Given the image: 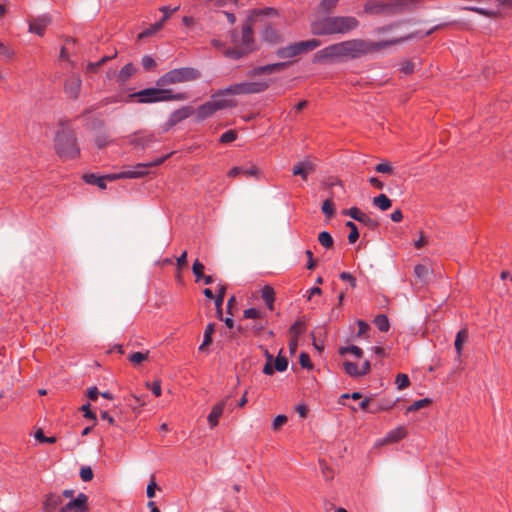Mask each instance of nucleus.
I'll use <instances>...</instances> for the list:
<instances>
[{
	"mask_svg": "<svg viewBox=\"0 0 512 512\" xmlns=\"http://www.w3.org/2000/svg\"><path fill=\"white\" fill-rule=\"evenodd\" d=\"M359 26L353 16H328L311 24V32L316 36L347 34Z\"/></svg>",
	"mask_w": 512,
	"mask_h": 512,
	"instance_id": "obj_2",
	"label": "nucleus"
},
{
	"mask_svg": "<svg viewBox=\"0 0 512 512\" xmlns=\"http://www.w3.org/2000/svg\"><path fill=\"white\" fill-rule=\"evenodd\" d=\"M343 368L347 375L354 378L365 376L369 374L371 371V365L368 360L363 361V363L360 366L353 362L345 361L343 363Z\"/></svg>",
	"mask_w": 512,
	"mask_h": 512,
	"instance_id": "obj_12",
	"label": "nucleus"
},
{
	"mask_svg": "<svg viewBox=\"0 0 512 512\" xmlns=\"http://www.w3.org/2000/svg\"><path fill=\"white\" fill-rule=\"evenodd\" d=\"M407 436V429L405 426H398L390 430L383 439L379 441L380 445H387L397 443Z\"/></svg>",
	"mask_w": 512,
	"mask_h": 512,
	"instance_id": "obj_15",
	"label": "nucleus"
},
{
	"mask_svg": "<svg viewBox=\"0 0 512 512\" xmlns=\"http://www.w3.org/2000/svg\"><path fill=\"white\" fill-rule=\"evenodd\" d=\"M386 7L387 5L380 1L370 0L365 4L364 11L369 14H380Z\"/></svg>",
	"mask_w": 512,
	"mask_h": 512,
	"instance_id": "obj_23",
	"label": "nucleus"
},
{
	"mask_svg": "<svg viewBox=\"0 0 512 512\" xmlns=\"http://www.w3.org/2000/svg\"><path fill=\"white\" fill-rule=\"evenodd\" d=\"M402 219H403V213L400 209H396L394 212H392L391 220L393 222H401Z\"/></svg>",
	"mask_w": 512,
	"mask_h": 512,
	"instance_id": "obj_64",
	"label": "nucleus"
},
{
	"mask_svg": "<svg viewBox=\"0 0 512 512\" xmlns=\"http://www.w3.org/2000/svg\"><path fill=\"white\" fill-rule=\"evenodd\" d=\"M399 40H385L374 42L364 39H350L317 51L314 54V63L344 62L349 59H358L368 54L379 52L387 47L395 45Z\"/></svg>",
	"mask_w": 512,
	"mask_h": 512,
	"instance_id": "obj_1",
	"label": "nucleus"
},
{
	"mask_svg": "<svg viewBox=\"0 0 512 512\" xmlns=\"http://www.w3.org/2000/svg\"><path fill=\"white\" fill-rule=\"evenodd\" d=\"M314 170V164L311 161L305 160L294 165L292 172L294 176H300L304 181H306L308 179V175L314 172Z\"/></svg>",
	"mask_w": 512,
	"mask_h": 512,
	"instance_id": "obj_17",
	"label": "nucleus"
},
{
	"mask_svg": "<svg viewBox=\"0 0 512 512\" xmlns=\"http://www.w3.org/2000/svg\"><path fill=\"white\" fill-rule=\"evenodd\" d=\"M414 273L417 277L423 278L424 276L427 275V268L422 264H417L414 267Z\"/></svg>",
	"mask_w": 512,
	"mask_h": 512,
	"instance_id": "obj_61",
	"label": "nucleus"
},
{
	"mask_svg": "<svg viewBox=\"0 0 512 512\" xmlns=\"http://www.w3.org/2000/svg\"><path fill=\"white\" fill-rule=\"evenodd\" d=\"M346 214L349 215L354 220L361 222V223H367L370 220L368 215L365 214L364 212H362L357 207L350 208L349 210H347Z\"/></svg>",
	"mask_w": 512,
	"mask_h": 512,
	"instance_id": "obj_26",
	"label": "nucleus"
},
{
	"mask_svg": "<svg viewBox=\"0 0 512 512\" xmlns=\"http://www.w3.org/2000/svg\"><path fill=\"white\" fill-rule=\"evenodd\" d=\"M322 212L328 218H330L334 215L335 208H334L333 200L331 198L324 200V202L322 204Z\"/></svg>",
	"mask_w": 512,
	"mask_h": 512,
	"instance_id": "obj_42",
	"label": "nucleus"
},
{
	"mask_svg": "<svg viewBox=\"0 0 512 512\" xmlns=\"http://www.w3.org/2000/svg\"><path fill=\"white\" fill-rule=\"evenodd\" d=\"M82 81L79 75L71 74L67 76L64 81V92L66 97L71 100H76L81 91Z\"/></svg>",
	"mask_w": 512,
	"mask_h": 512,
	"instance_id": "obj_10",
	"label": "nucleus"
},
{
	"mask_svg": "<svg viewBox=\"0 0 512 512\" xmlns=\"http://www.w3.org/2000/svg\"><path fill=\"white\" fill-rule=\"evenodd\" d=\"M147 174V171H126L117 174H107L99 176L95 173H86L83 175V180L90 185H96L100 189L106 188V181H113L124 178H139Z\"/></svg>",
	"mask_w": 512,
	"mask_h": 512,
	"instance_id": "obj_7",
	"label": "nucleus"
},
{
	"mask_svg": "<svg viewBox=\"0 0 512 512\" xmlns=\"http://www.w3.org/2000/svg\"><path fill=\"white\" fill-rule=\"evenodd\" d=\"M306 324L302 320H297L289 329L291 337L299 338L306 331Z\"/></svg>",
	"mask_w": 512,
	"mask_h": 512,
	"instance_id": "obj_31",
	"label": "nucleus"
},
{
	"mask_svg": "<svg viewBox=\"0 0 512 512\" xmlns=\"http://www.w3.org/2000/svg\"><path fill=\"white\" fill-rule=\"evenodd\" d=\"M339 0H322L321 7L324 11H331L337 5Z\"/></svg>",
	"mask_w": 512,
	"mask_h": 512,
	"instance_id": "obj_57",
	"label": "nucleus"
},
{
	"mask_svg": "<svg viewBox=\"0 0 512 512\" xmlns=\"http://www.w3.org/2000/svg\"><path fill=\"white\" fill-rule=\"evenodd\" d=\"M272 358L273 356L267 353V362L263 367V373L266 375H272L274 373L275 367L272 366Z\"/></svg>",
	"mask_w": 512,
	"mask_h": 512,
	"instance_id": "obj_56",
	"label": "nucleus"
},
{
	"mask_svg": "<svg viewBox=\"0 0 512 512\" xmlns=\"http://www.w3.org/2000/svg\"><path fill=\"white\" fill-rule=\"evenodd\" d=\"M164 22L160 19L158 22L154 23L150 28L145 29L143 32L139 34V38L147 37L155 32L161 30L164 26Z\"/></svg>",
	"mask_w": 512,
	"mask_h": 512,
	"instance_id": "obj_39",
	"label": "nucleus"
},
{
	"mask_svg": "<svg viewBox=\"0 0 512 512\" xmlns=\"http://www.w3.org/2000/svg\"><path fill=\"white\" fill-rule=\"evenodd\" d=\"M464 9L468 10V11L475 12V13L485 16V17H490V18L497 17V13L495 11L484 9V8L469 6V7H465Z\"/></svg>",
	"mask_w": 512,
	"mask_h": 512,
	"instance_id": "obj_38",
	"label": "nucleus"
},
{
	"mask_svg": "<svg viewBox=\"0 0 512 512\" xmlns=\"http://www.w3.org/2000/svg\"><path fill=\"white\" fill-rule=\"evenodd\" d=\"M98 395H99V391H98L97 387H92V388L88 389L87 396L90 400L96 401L98 398Z\"/></svg>",
	"mask_w": 512,
	"mask_h": 512,
	"instance_id": "obj_63",
	"label": "nucleus"
},
{
	"mask_svg": "<svg viewBox=\"0 0 512 512\" xmlns=\"http://www.w3.org/2000/svg\"><path fill=\"white\" fill-rule=\"evenodd\" d=\"M0 56L4 60L9 61L13 58L14 52L9 47L0 42Z\"/></svg>",
	"mask_w": 512,
	"mask_h": 512,
	"instance_id": "obj_51",
	"label": "nucleus"
},
{
	"mask_svg": "<svg viewBox=\"0 0 512 512\" xmlns=\"http://www.w3.org/2000/svg\"><path fill=\"white\" fill-rule=\"evenodd\" d=\"M48 24L49 20L46 17L37 18L30 22L29 28L31 32H34L37 35L42 36Z\"/></svg>",
	"mask_w": 512,
	"mask_h": 512,
	"instance_id": "obj_21",
	"label": "nucleus"
},
{
	"mask_svg": "<svg viewBox=\"0 0 512 512\" xmlns=\"http://www.w3.org/2000/svg\"><path fill=\"white\" fill-rule=\"evenodd\" d=\"M88 496L84 493H79L76 498L65 504L59 512H88Z\"/></svg>",
	"mask_w": 512,
	"mask_h": 512,
	"instance_id": "obj_11",
	"label": "nucleus"
},
{
	"mask_svg": "<svg viewBox=\"0 0 512 512\" xmlns=\"http://www.w3.org/2000/svg\"><path fill=\"white\" fill-rule=\"evenodd\" d=\"M275 370L279 371V372H283L287 369L288 367V360L281 356L280 354L276 357L275 359Z\"/></svg>",
	"mask_w": 512,
	"mask_h": 512,
	"instance_id": "obj_45",
	"label": "nucleus"
},
{
	"mask_svg": "<svg viewBox=\"0 0 512 512\" xmlns=\"http://www.w3.org/2000/svg\"><path fill=\"white\" fill-rule=\"evenodd\" d=\"M373 204L380 210L386 211L391 207L392 202L385 194H380L374 197Z\"/></svg>",
	"mask_w": 512,
	"mask_h": 512,
	"instance_id": "obj_27",
	"label": "nucleus"
},
{
	"mask_svg": "<svg viewBox=\"0 0 512 512\" xmlns=\"http://www.w3.org/2000/svg\"><path fill=\"white\" fill-rule=\"evenodd\" d=\"M298 341H299V338L290 336L288 347L292 354H294L298 348Z\"/></svg>",
	"mask_w": 512,
	"mask_h": 512,
	"instance_id": "obj_62",
	"label": "nucleus"
},
{
	"mask_svg": "<svg viewBox=\"0 0 512 512\" xmlns=\"http://www.w3.org/2000/svg\"><path fill=\"white\" fill-rule=\"evenodd\" d=\"M213 102L218 110L236 106V101L233 99L224 98V96L213 97Z\"/></svg>",
	"mask_w": 512,
	"mask_h": 512,
	"instance_id": "obj_28",
	"label": "nucleus"
},
{
	"mask_svg": "<svg viewBox=\"0 0 512 512\" xmlns=\"http://www.w3.org/2000/svg\"><path fill=\"white\" fill-rule=\"evenodd\" d=\"M374 324L381 332H388L390 329V323L388 317L385 314H379L374 318Z\"/></svg>",
	"mask_w": 512,
	"mask_h": 512,
	"instance_id": "obj_29",
	"label": "nucleus"
},
{
	"mask_svg": "<svg viewBox=\"0 0 512 512\" xmlns=\"http://www.w3.org/2000/svg\"><path fill=\"white\" fill-rule=\"evenodd\" d=\"M395 384L399 390H403L410 385V380L407 374L399 373L396 376Z\"/></svg>",
	"mask_w": 512,
	"mask_h": 512,
	"instance_id": "obj_40",
	"label": "nucleus"
},
{
	"mask_svg": "<svg viewBox=\"0 0 512 512\" xmlns=\"http://www.w3.org/2000/svg\"><path fill=\"white\" fill-rule=\"evenodd\" d=\"M238 175H243L248 178L254 177L256 179H259L261 176V171L258 169L256 165L250 164L249 166H235L231 168L227 173V176L230 178H234Z\"/></svg>",
	"mask_w": 512,
	"mask_h": 512,
	"instance_id": "obj_13",
	"label": "nucleus"
},
{
	"mask_svg": "<svg viewBox=\"0 0 512 512\" xmlns=\"http://www.w3.org/2000/svg\"><path fill=\"white\" fill-rule=\"evenodd\" d=\"M268 86V83L265 81H248L236 83L225 89L218 90L213 94V97L261 93L264 92Z\"/></svg>",
	"mask_w": 512,
	"mask_h": 512,
	"instance_id": "obj_6",
	"label": "nucleus"
},
{
	"mask_svg": "<svg viewBox=\"0 0 512 512\" xmlns=\"http://www.w3.org/2000/svg\"><path fill=\"white\" fill-rule=\"evenodd\" d=\"M375 171L378 173H391L392 166L389 162L379 163L375 166Z\"/></svg>",
	"mask_w": 512,
	"mask_h": 512,
	"instance_id": "obj_55",
	"label": "nucleus"
},
{
	"mask_svg": "<svg viewBox=\"0 0 512 512\" xmlns=\"http://www.w3.org/2000/svg\"><path fill=\"white\" fill-rule=\"evenodd\" d=\"M431 403H432V400L430 398H423V399L416 400L410 406L407 407L406 414H408L410 412L418 411L422 408H425V407L429 406Z\"/></svg>",
	"mask_w": 512,
	"mask_h": 512,
	"instance_id": "obj_32",
	"label": "nucleus"
},
{
	"mask_svg": "<svg viewBox=\"0 0 512 512\" xmlns=\"http://www.w3.org/2000/svg\"><path fill=\"white\" fill-rule=\"evenodd\" d=\"M346 226L350 229V232L348 235V241H349V243L353 244L359 238L358 228H357L356 224L351 221H348L346 223Z\"/></svg>",
	"mask_w": 512,
	"mask_h": 512,
	"instance_id": "obj_41",
	"label": "nucleus"
},
{
	"mask_svg": "<svg viewBox=\"0 0 512 512\" xmlns=\"http://www.w3.org/2000/svg\"><path fill=\"white\" fill-rule=\"evenodd\" d=\"M340 278L342 280H344V281H348L352 288L356 287V279H355V277L351 273H349V272H342L340 274Z\"/></svg>",
	"mask_w": 512,
	"mask_h": 512,
	"instance_id": "obj_58",
	"label": "nucleus"
},
{
	"mask_svg": "<svg viewBox=\"0 0 512 512\" xmlns=\"http://www.w3.org/2000/svg\"><path fill=\"white\" fill-rule=\"evenodd\" d=\"M253 31L249 25L242 28V44L239 47L227 49L225 55L233 59H239L252 51Z\"/></svg>",
	"mask_w": 512,
	"mask_h": 512,
	"instance_id": "obj_9",
	"label": "nucleus"
},
{
	"mask_svg": "<svg viewBox=\"0 0 512 512\" xmlns=\"http://www.w3.org/2000/svg\"><path fill=\"white\" fill-rule=\"evenodd\" d=\"M318 241L323 247L327 249L333 246V238L327 231H323L318 235Z\"/></svg>",
	"mask_w": 512,
	"mask_h": 512,
	"instance_id": "obj_36",
	"label": "nucleus"
},
{
	"mask_svg": "<svg viewBox=\"0 0 512 512\" xmlns=\"http://www.w3.org/2000/svg\"><path fill=\"white\" fill-rule=\"evenodd\" d=\"M261 298L265 302L267 308L270 311L274 310V302H275V291L274 288L270 285H265L261 289Z\"/></svg>",
	"mask_w": 512,
	"mask_h": 512,
	"instance_id": "obj_20",
	"label": "nucleus"
},
{
	"mask_svg": "<svg viewBox=\"0 0 512 512\" xmlns=\"http://www.w3.org/2000/svg\"><path fill=\"white\" fill-rule=\"evenodd\" d=\"M35 438H36V440H38L41 443L54 444L56 442V437H54V436L46 437L44 435L43 430H41V429L36 431Z\"/></svg>",
	"mask_w": 512,
	"mask_h": 512,
	"instance_id": "obj_47",
	"label": "nucleus"
},
{
	"mask_svg": "<svg viewBox=\"0 0 512 512\" xmlns=\"http://www.w3.org/2000/svg\"><path fill=\"white\" fill-rule=\"evenodd\" d=\"M287 66L286 63H274V64H268L264 66H259L254 68L250 74L253 76L261 75V74H270L274 72H280Z\"/></svg>",
	"mask_w": 512,
	"mask_h": 512,
	"instance_id": "obj_18",
	"label": "nucleus"
},
{
	"mask_svg": "<svg viewBox=\"0 0 512 512\" xmlns=\"http://www.w3.org/2000/svg\"><path fill=\"white\" fill-rule=\"evenodd\" d=\"M55 150L62 160H74L80 156V148L75 134L68 129H62L55 136Z\"/></svg>",
	"mask_w": 512,
	"mask_h": 512,
	"instance_id": "obj_4",
	"label": "nucleus"
},
{
	"mask_svg": "<svg viewBox=\"0 0 512 512\" xmlns=\"http://www.w3.org/2000/svg\"><path fill=\"white\" fill-rule=\"evenodd\" d=\"M299 363H300L302 368H307V369H312L313 368V364H312V361L310 359V356L306 352H302L300 354V356H299Z\"/></svg>",
	"mask_w": 512,
	"mask_h": 512,
	"instance_id": "obj_49",
	"label": "nucleus"
},
{
	"mask_svg": "<svg viewBox=\"0 0 512 512\" xmlns=\"http://www.w3.org/2000/svg\"><path fill=\"white\" fill-rule=\"evenodd\" d=\"M205 266L198 259L194 261L192 266L193 274L195 275V281L199 282L204 277Z\"/></svg>",
	"mask_w": 512,
	"mask_h": 512,
	"instance_id": "obj_37",
	"label": "nucleus"
},
{
	"mask_svg": "<svg viewBox=\"0 0 512 512\" xmlns=\"http://www.w3.org/2000/svg\"><path fill=\"white\" fill-rule=\"evenodd\" d=\"M468 338V332L467 329H461L458 331L455 339V350L457 352L458 357H461L462 351H463V343Z\"/></svg>",
	"mask_w": 512,
	"mask_h": 512,
	"instance_id": "obj_25",
	"label": "nucleus"
},
{
	"mask_svg": "<svg viewBox=\"0 0 512 512\" xmlns=\"http://www.w3.org/2000/svg\"><path fill=\"white\" fill-rule=\"evenodd\" d=\"M226 406V401L221 400L217 402L211 409V412L209 413L207 420L208 424L211 429L215 428L219 424V420L223 414V411Z\"/></svg>",
	"mask_w": 512,
	"mask_h": 512,
	"instance_id": "obj_16",
	"label": "nucleus"
},
{
	"mask_svg": "<svg viewBox=\"0 0 512 512\" xmlns=\"http://www.w3.org/2000/svg\"><path fill=\"white\" fill-rule=\"evenodd\" d=\"M80 477L84 482L91 481L93 479V471L91 467L84 466L80 470Z\"/></svg>",
	"mask_w": 512,
	"mask_h": 512,
	"instance_id": "obj_52",
	"label": "nucleus"
},
{
	"mask_svg": "<svg viewBox=\"0 0 512 512\" xmlns=\"http://www.w3.org/2000/svg\"><path fill=\"white\" fill-rule=\"evenodd\" d=\"M81 411L84 412V417L85 418H88L90 420H92L94 423L96 422L97 418H96V414L94 412L91 411L90 409V404L87 403V404H84L82 407H81Z\"/></svg>",
	"mask_w": 512,
	"mask_h": 512,
	"instance_id": "obj_54",
	"label": "nucleus"
},
{
	"mask_svg": "<svg viewBox=\"0 0 512 512\" xmlns=\"http://www.w3.org/2000/svg\"><path fill=\"white\" fill-rule=\"evenodd\" d=\"M321 45V41L318 39H310L297 43L290 44L286 47L278 49L277 56L280 58H293L302 53L312 51Z\"/></svg>",
	"mask_w": 512,
	"mask_h": 512,
	"instance_id": "obj_8",
	"label": "nucleus"
},
{
	"mask_svg": "<svg viewBox=\"0 0 512 512\" xmlns=\"http://www.w3.org/2000/svg\"><path fill=\"white\" fill-rule=\"evenodd\" d=\"M149 353V350H146L145 352H133L128 356V360L134 366L140 365L142 362L148 360Z\"/></svg>",
	"mask_w": 512,
	"mask_h": 512,
	"instance_id": "obj_30",
	"label": "nucleus"
},
{
	"mask_svg": "<svg viewBox=\"0 0 512 512\" xmlns=\"http://www.w3.org/2000/svg\"><path fill=\"white\" fill-rule=\"evenodd\" d=\"M195 113V110L192 106H183L179 109H176L171 113L168 119V124L170 126H175L183 120L189 118Z\"/></svg>",
	"mask_w": 512,
	"mask_h": 512,
	"instance_id": "obj_14",
	"label": "nucleus"
},
{
	"mask_svg": "<svg viewBox=\"0 0 512 512\" xmlns=\"http://www.w3.org/2000/svg\"><path fill=\"white\" fill-rule=\"evenodd\" d=\"M148 388H150L151 392L154 394L155 397H160L162 393L161 389V382L156 380L153 381L151 384H146Z\"/></svg>",
	"mask_w": 512,
	"mask_h": 512,
	"instance_id": "obj_53",
	"label": "nucleus"
},
{
	"mask_svg": "<svg viewBox=\"0 0 512 512\" xmlns=\"http://www.w3.org/2000/svg\"><path fill=\"white\" fill-rule=\"evenodd\" d=\"M243 317L245 319H256L260 321L264 319V314L256 308H249L243 311Z\"/></svg>",
	"mask_w": 512,
	"mask_h": 512,
	"instance_id": "obj_35",
	"label": "nucleus"
},
{
	"mask_svg": "<svg viewBox=\"0 0 512 512\" xmlns=\"http://www.w3.org/2000/svg\"><path fill=\"white\" fill-rule=\"evenodd\" d=\"M288 421V418L286 415H278L275 417V419L272 422V429L274 431H278L281 429L283 425H285Z\"/></svg>",
	"mask_w": 512,
	"mask_h": 512,
	"instance_id": "obj_48",
	"label": "nucleus"
},
{
	"mask_svg": "<svg viewBox=\"0 0 512 512\" xmlns=\"http://www.w3.org/2000/svg\"><path fill=\"white\" fill-rule=\"evenodd\" d=\"M156 61L149 55H145L142 58V66L144 70L149 71L156 67Z\"/></svg>",
	"mask_w": 512,
	"mask_h": 512,
	"instance_id": "obj_50",
	"label": "nucleus"
},
{
	"mask_svg": "<svg viewBox=\"0 0 512 512\" xmlns=\"http://www.w3.org/2000/svg\"><path fill=\"white\" fill-rule=\"evenodd\" d=\"M131 97L136 98L138 103L150 104L157 102L168 101H183L189 98L185 92H173V90L164 87H151L140 90L131 94Z\"/></svg>",
	"mask_w": 512,
	"mask_h": 512,
	"instance_id": "obj_3",
	"label": "nucleus"
},
{
	"mask_svg": "<svg viewBox=\"0 0 512 512\" xmlns=\"http://www.w3.org/2000/svg\"><path fill=\"white\" fill-rule=\"evenodd\" d=\"M135 73V66L132 63H128L120 70L118 74V81L121 84H125Z\"/></svg>",
	"mask_w": 512,
	"mask_h": 512,
	"instance_id": "obj_22",
	"label": "nucleus"
},
{
	"mask_svg": "<svg viewBox=\"0 0 512 512\" xmlns=\"http://www.w3.org/2000/svg\"><path fill=\"white\" fill-rule=\"evenodd\" d=\"M352 354L353 356H355L356 358H361L362 355H363V351L360 347L358 346H355V345H351V346H348V347H341L339 349V354L340 355H346V354Z\"/></svg>",
	"mask_w": 512,
	"mask_h": 512,
	"instance_id": "obj_33",
	"label": "nucleus"
},
{
	"mask_svg": "<svg viewBox=\"0 0 512 512\" xmlns=\"http://www.w3.org/2000/svg\"><path fill=\"white\" fill-rule=\"evenodd\" d=\"M215 333V324L209 323L204 331V339L202 344L199 346V351H205L206 348L212 344V336Z\"/></svg>",
	"mask_w": 512,
	"mask_h": 512,
	"instance_id": "obj_24",
	"label": "nucleus"
},
{
	"mask_svg": "<svg viewBox=\"0 0 512 512\" xmlns=\"http://www.w3.org/2000/svg\"><path fill=\"white\" fill-rule=\"evenodd\" d=\"M236 139L237 132L235 130H228L220 136L219 142L222 144H227L235 141Z\"/></svg>",
	"mask_w": 512,
	"mask_h": 512,
	"instance_id": "obj_43",
	"label": "nucleus"
},
{
	"mask_svg": "<svg viewBox=\"0 0 512 512\" xmlns=\"http://www.w3.org/2000/svg\"><path fill=\"white\" fill-rule=\"evenodd\" d=\"M224 298H225V297H222L221 295H217L216 297L214 296V299H215V306H216V308H217V314H218V316H219V318H220L221 320H223V319H222V305H223V303H224Z\"/></svg>",
	"mask_w": 512,
	"mask_h": 512,
	"instance_id": "obj_59",
	"label": "nucleus"
},
{
	"mask_svg": "<svg viewBox=\"0 0 512 512\" xmlns=\"http://www.w3.org/2000/svg\"><path fill=\"white\" fill-rule=\"evenodd\" d=\"M217 111V108L213 101H208L197 108V119L205 120L206 118L212 116Z\"/></svg>",
	"mask_w": 512,
	"mask_h": 512,
	"instance_id": "obj_19",
	"label": "nucleus"
},
{
	"mask_svg": "<svg viewBox=\"0 0 512 512\" xmlns=\"http://www.w3.org/2000/svg\"><path fill=\"white\" fill-rule=\"evenodd\" d=\"M266 321L260 320L259 322L252 325L251 329L254 334L259 335L265 329Z\"/></svg>",
	"mask_w": 512,
	"mask_h": 512,
	"instance_id": "obj_60",
	"label": "nucleus"
},
{
	"mask_svg": "<svg viewBox=\"0 0 512 512\" xmlns=\"http://www.w3.org/2000/svg\"><path fill=\"white\" fill-rule=\"evenodd\" d=\"M174 152H170L169 154L163 156V157H160V158H157L151 162H148V163H144V164H139L138 167H141V168H149V167H156V166H159L161 165L165 160H167Z\"/></svg>",
	"mask_w": 512,
	"mask_h": 512,
	"instance_id": "obj_44",
	"label": "nucleus"
},
{
	"mask_svg": "<svg viewBox=\"0 0 512 512\" xmlns=\"http://www.w3.org/2000/svg\"><path fill=\"white\" fill-rule=\"evenodd\" d=\"M179 9V6H176L174 8H171L169 6H162L159 8V11L163 13V17L161 18V20L165 23L173 13H175L176 11H178Z\"/></svg>",
	"mask_w": 512,
	"mask_h": 512,
	"instance_id": "obj_46",
	"label": "nucleus"
},
{
	"mask_svg": "<svg viewBox=\"0 0 512 512\" xmlns=\"http://www.w3.org/2000/svg\"><path fill=\"white\" fill-rule=\"evenodd\" d=\"M116 57V53L112 56H104L102 57L98 62H90L87 65V71L91 73H96L103 64H105L107 61L113 59Z\"/></svg>",
	"mask_w": 512,
	"mask_h": 512,
	"instance_id": "obj_34",
	"label": "nucleus"
},
{
	"mask_svg": "<svg viewBox=\"0 0 512 512\" xmlns=\"http://www.w3.org/2000/svg\"><path fill=\"white\" fill-rule=\"evenodd\" d=\"M201 76V73L199 70L192 68V67H181L172 69L166 73H164L162 76H160L157 81L156 85L158 87H164L167 88L171 85L191 82L199 79Z\"/></svg>",
	"mask_w": 512,
	"mask_h": 512,
	"instance_id": "obj_5",
	"label": "nucleus"
}]
</instances>
